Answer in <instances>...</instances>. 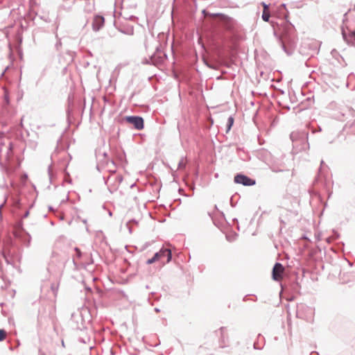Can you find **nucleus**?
Masks as SVG:
<instances>
[{
  "label": "nucleus",
  "instance_id": "f257e3e1",
  "mask_svg": "<svg viewBox=\"0 0 355 355\" xmlns=\"http://www.w3.org/2000/svg\"><path fill=\"white\" fill-rule=\"evenodd\" d=\"M172 257L171 252L168 248H162L156 252L153 257L147 260V264H151L156 261H160L162 264L168 263Z\"/></svg>",
  "mask_w": 355,
  "mask_h": 355
},
{
  "label": "nucleus",
  "instance_id": "f03ea898",
  "mask_svg": "<svg viewBox=\"0 0 355 355\" xmlns=\"http://www.w3.org/2000/svg\"><path fill=\"white\" fill-rule=\"evenodd\" d=\"M123 181V177L118 173H114L107 178V184L110 187V189L115 191L118 189L119 184Z\"/></svg>",
  "mask_w": 355,
  "mask_h": 355
},
{
  "label": "nucleus",
  "instance_id": "7ed1b4c3",
  "mask_svg": "<svg viewBox=\"0 0 355 355\" xmlns=\"http://www.w3.org/2000/svg\"><path fill=\"white\" fill-rule=\"evenodd\" d=\"M284 267L280 263H276L272 268V277L275 281L279 282L283 278Z\"/></svg>",
  "mask_w": 355,
  "mask_h": 355
},
{
  "label": "nucleus",
  "instance_id": "20e7f679",
  "mask_svg": "<svg viewBox=\"0 0 355 355\" xmlns=\"http://www.w3.org/2000/svg\"><path fill=\"white\" fill-rule=\"evenodd\" d=\"M234 182L237 184H241L244 186H252L255 184V180L242 174H238L234 177Z\"/></svg>",
  "mask_w": 355,
  "mask_h": 355
},
{
  "label": "nucleus",
  "instance_id": "39448f33",
  "mask_svg": "<svg viewBox=\"0 0 355 355\" xmlns=\"http://www.w3.org/2000/svg\"><path fill=\"white\" fill-rule=\"evenodd\" d=\"M126 121L132 124L137 130H141L144 128V120L140 116H127Z\"/></svg>",
  "mask_w": 355,
  "mask_h": 355
},
{
  "label": "nucleus",
  "instance_id": "423d86ee",
  "mask_svg": "<svg viewBox=\"0 0 355 355\" xmlns=\"http://www.w3.org/2000/svg\"><path fill=\"white\" fill-rule=\"evenodd\" d=\"M104 24V18L102 16H96L93 20V29L96 31H98Z\"/></svg>",
  "mask_w": 355,
  "mask_h": 355
},
{
  "label": "nucleus",
  "instance_id": "0eeeda50",
  "mask_svg": "<svg viewBox=\"0 0 355 355\" xmlns=\"http://www.w3.org/2000/svg\"><path fill=\"white\" fill-rule=\"evenodd\" d=\"M270 12L268 10H263V14H262V19L263 20H264L265 21H268L269 19H270Z\"/></svg>",
  "mask_w": 355,
  "mask_h": 355
},
{
  "label": "nucleus",
  "instance_id": "6e6552de",
  "mask_svg": "<svg viewBox=\"0 0 355 355\" xmlns=\"http://www.w3.org/2000/svg\"><path fill=\"white\" fill-rule=\"evenodd\" d=\"M234 123V119L232 116L229 117L228 119V125H227V130H230L231 127L232 126Z\"/></svg>",
  "mask_w": 355,
  "mask_h": 355
},
{
  "label": "nucleus",
  "instance_id": "1a4fd4ad",
  "mask_svg": "<svg viewBox=\"0 0 355 355\" xmlns=\"http://www.w3.org/2000/svg\"><path fill=\"white\" fill-rule=\"evenodd\" d=\"M6 332L3 329H0V341L3 340L6 338Z\"/></svg>",
  "mask_w": 355,
  "mask_h": 355
},
{
  "label": "nucleus",
  "instance_id": "9d476101",
  "mask_svg": "<svg viewBox=\"0 0 355 355\" xmlns=\"http://www.w3.org/2000/svg\"><path fill=\"white\" fill-rule=\"evenodd\" d=\"M262 5L263 6V10H268V6L267 4L262 3Z\"/></svg>",
  "mask_w": 355,
  "mask_h": 355
},
{
  "label": "nucleus",
  "instance_id": "9b49d317",
  "mask_svg": "<svg viewBox=\"0 0 355 355\" xmlns=\"http://www.w3.org/2000/svg\"><path fill=\"white\" fill-rule=\"evenodd\" d=\"M75 250H76V252H77V255H78V257H80V250H79L78 248H75Z\"/></svg>",
  "mask_w": 355,
  "mask_h": 355
},
{
  "label": "nucleus",
  "instance_id": "f8f14e48",
  "mask_svg": "<svg viewBox=\"0 0 355 355\" xmlns=\"http://www.w3.org/2000/svg\"><path fill=\"white\" fill-rule=\"evenodd\" d=\"M28 215V212L27 211L25 214V217H26Z\"/></svg>",
  "mask_w": 355,
  "mask_h": 355
},
{
  "label": "nucleus",
  "instance_id": "ddd939ff",
  "mask_svg": "<svg viewBox=\"0 0 355 355\" xmlns=\"http://www.w3.org/2000/svg\"><path fill=\"white\" fill-rule=\"evenodd\" d=\"M353 35L355 36V31L353 32Z\"/></svg>",
  "mask_w": 355,
  "mask_h": 355
}]
</instances>
